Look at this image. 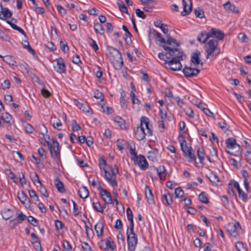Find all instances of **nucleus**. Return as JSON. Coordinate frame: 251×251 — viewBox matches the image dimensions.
I'll list each match as a JSON object with an SVG mask.
<instances>
[{"instance_id": "44", "label": "nucleus", "mask_w": 251, "mask_h": 251, "mask_svg": "<svg viewBox=\"0 0 251 251\" xmlns=\"http://www.w3.org/2000/svg\"><path fill=\"white\" fill-rule=\"evenodd\" d=\"M156 2L155 1H153L152 4L147 3L145 4L146 5L144 7L143 10L146 12H151L152 9L154 8L155 5H156Z\"/></svg>"}, {"instance_id": "6", "label": "nucleus", "mask_w": 251, "mask_h": 251, "mask_svg": "<svg viewBox=\"0 0 251 251\" xmlns=\"http://www.w3.org/2000/svg\"><path fill=\"white\" fill-rule=\"evenodd\" d=\"M226 147L233 150L234 148H237V153L234 152H231L228 151H226V152L230 155L234 156H238L241 153V148L239 145L237 144L236 140L233 138H229L226 140Z\"/></svg>"}, {"instance_id": "23", "label": "nucleus", "mask_w": 251, "mask_h": 251, "mask_svg": "<svg viewBox=\"0 0 251 251\" xmlns=\"http://www.w3.org/2000/svg\"><path fill=\"white\" fill-rule=\"evenodd\" d=\"M146 198L149 203L151 204L153 202V195L150 188L146 185L145 191Z\"/></svg>"}, {"instance_id": "38", "label": "nucleus", "mask_w": 251, "mask_h": 251, "mask_svg": "<svg viewBox=\"0 0 251 251\" xmlns=\"http://www.w3.org/2000/svg\"><path fill=\"white\" fill-rule=\"evenodd\" d=\"M149 119L147 117L142 116L140 119V125L141 127H143V124L145 125L146 128L151 126L149 125Z\"/></svg>"}, {"instance_id": "26", "label": "nucleus", "mask_w": 251, "mask_h": 251, "mask_svg": "<svg viewBox=\"0 0 251 251\" xmlns=\"http://www.w3.org/2000/svg\"><path fill=\"white\" fill-rule=\"evenodd\" d=\"M162 201L164 204L166 202L168 205H171L173 202L171 195L169 193H167L162 195Z\"/></svg>"}, {"instance_id": "62", "label": "nucleus", "mask_w": 251, "mask_h": 251, "mask_svg": "<svg viewBox=\"0 0 251 251\" xmlns=\"http://www.w3.org/2000/svg\"><path fill=\"white\" fill-rule=\"evenodd\" d=\"M184 112L185 114L189 117L190 118H193L194 117V112L193 110L188 107L187 108H185L184 109Z\"/></svg>"}, {"instance_id": "7", "label": "nucleus", "mask_w": 251, "mask_h": 251, "mask_svg": "<svg viewBox=\"0 0 251 251\" xmlns=\"http://www.w3.org/2000/svg\"><path fill=\"white\" fill-rule=\"evenodd\" d=\"M227 231L229 234L234 237H236L238 234L239 230H241L240 225L238 222L236 224L233 223H228L226 226Z\"/></svg>"}, {"instance_id": "33", "label": "nucleus", "mask_w": 251, "mask_h": 251, "mask_svg": "<svg viewBox=\"0 0 251 251\" xmlns=\"http://www.w3.org/2000/svg\"><path fill=\"white\" fill-rule=\"evenodd\" d=\"M3 61L10 65H15L16 61L11 55H6L3 57Z\"/></svg>"}, {"instance_id": "55", "label": "nucleus", "mask_w": 251, "mask_h": 251, "mask_svg": "<svg viewBox=\"0 0 251 251\" xmlns=\"http://www.w3.org/2000/svg\"><path fill=\"white\" fill-rule=\"evenodd\" d=\"M63 246L65 251H71L72 246L69 241L67 240H64L63 242Z\"/></svg>"}, {"instance_id": "52", "label": "nucleus", "mask_w": 251, "mask_h": 251, "mask_svg": "<svg viewBox=\"0 0 251 251\" xmlns=\"http://www.w3.org/2000/svg\"><path fill=\"white\" fill-rule=\"evenodd\" d=\"M175 195L176 198H181L184 195V192L180 187H178L175 189Z\"/></svg>"}, {"instance_id": "15", "label": "nucleus", "mask_w": 251, "mask_h": 251, "mask_svg": "<svg viewBox=\"0 0 251 251\" xmlns=\"http://www.w3.org/2000/svg\"><path fill=\"white\" fill-rule=\"evenodd\" d=\"M150 169H153L154 171L157 172L158 176L161 180H164L165 179L167 172L164 166L161 165L159 166L158 168H156L154 166L151 167Z\"/></svg>"}, {"instance_id": "59", "label": "nucleus", "mask_w": 251, "mask_h": 251, "mask_svg": "<svg viewBox=\"0 0 251 251\" xmlns=\"http://www.w3.org/2000/svg\"><path fill=\"white\" fill-rule=\"evenodd\" d=\"M90 42H89V45L95 51H97L99 49V47L95 40L92 38H90Z\"/></svg>"}, {"instance_id": "5", "label": "nucleus", "mask_w": 251, "mask_h": 251, "mask_svg": "<svg viewBox=\"0 0 251 251\" xmlns=\"http://www.w3.org/2000/svg\"><path fill=\"white\" fill-rule=\"evenodd\" d=\"M183 53H179L177 56L173 57L172 59L168 62V64L170 67V69L172 71H176L180 70L182 66L180 63V60L182 58Z\"/></svg>"}, {"instance_id": "9", "label": "nucleus", "mask_w": 251, "mask_h": 251, "mask_svg": "<svg viewBox=\"0 0 251 251\" xmlns=\"http://www.w3.org/2000/svg\"><path fill=\"white\" fill-rule=\"evenodd\" d=\"M56 64L54 65L55 70L59 74L65 73L66 72V65L64 59L60 57L56 59L54 61Z\"/></svg>"}, {"instance_id": "40", "label": "nucleus", "mask_w": 251, "mask_h": 251, "mask_svg": "<svg viewBox=\"0 0 251 251\" xmlns=\"http://www.w3.org/2000/svg\"><path fill=\"white\" fill-rule=\"evenodd\" d=\"M166 37L167 40H165V42L163 44L166 43L167 44L170 45L172 43H173L176 44L177 47L179 46V44L177 42L176 40L175 39L173 38L170 35H167Z\"/></svg>"}, {"instance_id": "50", "label": "nucleus", "mask_w": 251, "mask_h": 251, "mask_svg": "<svg viewBox=\"0 0 251 251\" xmlns=\"http://www.w3.org/2000/svg\"><path fill=\"white\" fill-rule=\"evenodd\" d=\"M60 44H62L61 47L62 50L65 53L68 51L69 47L64 39H61Z\"/></svg>"}, {"instance_id": "3", "label": "nucleus", "mask_w": 251, "mask_h": 251, "mask_svg": "<svg viewBox=\"0 0 251 251\" xmlns=\"http://www.w3.org/2000/svg\"><path fill=\"white\" fill-rule=\"evenodd\" d=\"M178 139L181 146V149L183 152V156L185 157L188 158V162H191L193 161H196L195 154L193 152V149L191 146L188 147L187 145V142L184 137L182 134H179L178 136Z\"/></svg>"}, {"instance_id": "1", "label": "nucleus", "mask_w": 251, "mask_h": 251, "mask_svg": "<svg viewBox=\"0 0 251 251\" xmlns=\"http://www.w3.org/2000/svg\"><path fill=\"white\" fill-rule=\"evenodd\" d=\"M99 165L100 170H103L104 172V177L108 182L113 187L117 186L116 175L119 173L118 168L114 164L110 167V172H108L105 167L107 166L106 161L103 158H100L99 160Z\"/></svg>"}, {"instance_id": "20", "label": "nucleus", "mask_w": 251, "mask_h": 251, "mask_svg": "<svg viewBox=\"0 0 251 251\" xmlns=\"http://www.w3.org/2000/svg\"><path fill=\"white\" fill-rule=\"evenodd\" d=\"M149 34L153 35L156 42H159L161 43H164L165 42V39L162 37L161 34L154 29H151L150 30Z\"/></svg>"}, {"instance_id": "12", "label": "nucleus", "mask_w": 251, "mask_h": 251, "mask_svg": "<svg viewBox=\"0 0 251 251\" xmlns=\"http://www.w3.org/2000/svg\"><path fill=\"white\" fill-rule=\"evenodd\" d=\"M98 189L100 191V196L103 198V200L107 204H112L113 201L110 193L106 189H103L100 185V182H98Z\"/></svg>"}, {"instance_id": "61", "label": "nucleus", "mask_w": 251, "mask_h": 251, "mask_svg": "<svg viewBox=\"0 0 251 251\" xmlns=\"http://www.w3.org/2000/svg\"><path fill=\"white\" fill-rule=\"evenodd\" d=\"M25 131L28 133H32L34 130V127L29 124H26L25 126Z\"/></svg>"}, {"instance_id": "27", "label": "nucleus", "mask_w": 251, "mask_h": 251, "mask_svg": "<svg viewBox=\"0 0 251 251\" xmlns=\"http://www.w3.org/2000/svg\"><path fill=\"white\" fill-rule=\"evenodd\" d=\"M5 21L7 22V23H8L13 29L18 31L22 35H23L25 37H26L25 31L22 28L17 26L16 24H14V23H13L11 20H7L5 19Z\"/></svg>"}, {"instance_id": "4", "label": "nucleus", "mask_w": 251, "mask_h": 251, "mask_svg": "<svg viewBox=\"0 0 251 251\" xmlns=\"http://www.w3.org/2000/svg\"><path fill=\"white\" fill-rule=\"evenodd\" d=\"M204 46L206 54V58L210 56L213 55L214 52L218 50L217 54L220 53V49L218 48L219 42L217 40L210 39L206 42Z\"/></svg>"}, {"instance_id": "24", "label": "nucleus", "mask_w": 251, "mask_h": 251, "mask_svg": "<svg viewBox=\"0 0 251 251\" xmlns=\"http://www.w3.org/2000/svg\"><path fill=\"white\" fill-rule=\"evenodd\" d=\"M54 184L57 190L61 193H63L65 192V189L64 187V185L62 182L60 180L58 177H56L54 180Z\"/></svg>"}, {"instance_id": "48", "label": "nucleus", "mask_w": 251, "mask_h": 251, "mask_svg": "<svg viewBox=\"0 0 251 251\" xmlns=\"http://www.w3.org/2000/svg\"><path fill=\"white\" fill-rule=\"evenodd\" d=\"M106 246H107V247H108L109 248L112 249V250H114L115 246L114 245V242L112 240V239L110 237H108L106 239V242L105 243Z\"/></svg>"}, {"instance_id": "10", "label": "nucleus", "mask_w": 251, "mask_h": 251, "mask_svg": "<svg viewBox=\"0 0 251 251\" xmlns=\"http://www.w3.org/2000/svg\"><path fill=\"white\" fill-rule=\"evenodd\" d=\"M183 73L186 77H193L196 76L200 72V70L197 68L185 66L183 69Z\"/></svg>"}, {"instance_id": "18", "label": "nucleus", "mask_w": 251, "mask_h": 251, "mask_svg": "<svg viewBox=\"0 0 251 251\" xmlns=\"http://www.w3.org/2000/svg\"><path fill=\"white\" fill-rule=\"evenodd\" d=\"M200 55L201 53L198 50H196L195 52H193L191 56V63H193L195 65L201 64L202 66L203 62L200 59Z\"/></svg>"}, {"instance_id": "64", "label": "nucleus", "mask_w": 251, "mask_h": 251, "mask_svg": "<svg viewBox=\"0 0 251 251\" xmlns=\"http://www.w3.org/2000/svg\"><path fill=\"white\" fill-rule=\"evenodd\" d=\"M82 248L85 251H92L89 244L85 242H81Z\"/></svg>"}, {"instance_id": "36", "label": "nucleus", "mask_w": 251, "mask_h": 251, "mask_svg": "<svg viewBox=\"0 0 251 251\" xmlns=\"http://www.w3.org/2000/svg\"><path fill=\"white\" fill-rule=\"evenodd\" d=\"M23 47L24 49H26L28 52L31 53L33 55L35 54L34 50L30 47L29 43L27 41H25L22 43Z\"/></svg>"}, {"instance_id": "29", "label": "nucleus", "mask_w": 251, "mask_h": 251, "mask_svg": "<svg viewBox=\"0 0 251 251\" xmlns=\"http://www.w3.org/2000/svg\"><path fill=\"white\" fill-rule=\"evenodd\" d=\"M197 153L200 160V163L202 164V167L203 165V161L204 160L205 155L204 151L203 149L198 148L197 151Z\"/></svg>"}, {"instance_id": "58", "label": "nucleus", "mask_w": 251, "mask_h": 251, "mask_svg": "<svg viewBox=\"0 0 251 251\" xmlns=\"http://www.w3.org/2000/svg\"><path fill=\"white\" fill-rule=\"evenodd\" d=\"M30 197L33 199L35 201H39L38 196L36 193V192L33 190H30L28 191Z\"/></svg>"}, {"instance_id": "46", "label": "nucleus", "mask_w": 251, "mask_h": 251, "mask_svg": "<svg viewBox=\"0 0 251 251\" xmlns=\"http://www.w3.org/2000/svg\"><path fill=\"white\" fill-rule=\"evenodd\" d=\"M199 200L204 203H208L209 202L208 198L206 195L205 192H201L199 196Z\"/></svg>"}, {"instance_id": "8", "label": "nucleus", "mask_w": 251, "mask_h": 251, "mask_svg": "<svg viewBox=\"0 0 251 251\" xmlns=\"http://www.w3.org/2000/svg\"><path fill=\"white\" fill-rule=\"evenodd\" d=\"M162 47L165 50L169 51L168 52L166 53V58L169 60L172 59L173 57L177 56L179 53H183L179 51L177 48H172L165 45H162Z\"/></svg>"}, {"instance_id": "32", "label": "nucleus", "mask_w": 251, "mask_h": 251, "mask_svg": "<svg viewBox=\"0 0 251 251\" xmlns=\"http://www.w3.org/2000/svg\"><path fill=\"white\" fill-rule=\"evenodd\" d=\"M117 4L118 6L119 10L122 13H125L128 14L127 8L123 1L119 0L117 2Z\"/></svg>"}, {"instance_id": "14", "label": "nucleus", "mask_w": 251, "mask_h": 251, "mask_svg": "<svg viewBox=\"0 0 251 251\" xmlns=\"http://www.w3.org/2000/svg\"><path fill=\"white\" fill-rule=\"evenodd\" d=\"M183 10L181 12L182 16L189 14L192 10V5L191 0H182Z\"/></svg>"}, {"instance_id": "25", "label": "nucleus", "mask_w": 251, "mask_h": 251, "mask_svg": "<svg viewBox=\"0 0 251 251\" xmlns=\"http://www.w3.org/2000/svg\"><path fill=\"white\" fill-rule=\"evenodd\" d=\"M224 8L228 11L233 13H238L239 12L238 10H236V7L234 4H231L229 1H227L223 5Z\"/></svg>"}, {"instance_id": "42", "label": "nucleus", "mask_w": 251, "mask_h": 251, "mask_svg": "<svg viewBox=\"0 0 251 251\" xmlns=\"http://www.w3.org/2000/svg\"><path fill=\"white\" fill-rule=\"evenodd\" d=\"M2 215L3 219L8 220L12 216V211L10 209H7L2 211Z\"/></svg>"}, {"instance_id": "30", "label": "nucleus", "mask_w": 251, "mask_h": 251, "mask_svg": "<svg viewBox=\"0 0 251 251\" xmlns=\"http://www.w3.org/2000/svg\"><path fill=\"white\" fill-rule=\"evenodd\" d=\"M18 198L23 204H28L30 202L29 198L23 192H22L21 194L18 193Z\"/></svg>"}, {"instance_id": "60", "label": "nucleus", "mask_w": 251, "mask_h": 251, "mask_svg": "<svg viewBox=\"0 0 251 251\" xmlns=\"http://www.w3.org/2000/svg\"><path fill=\"white\" fill-rule=\"evenodd\" d=\"M72 128L74 131H78L81 128L80 126L77 124L75 120H73L72 121Z\"/></svg>"}, {"instance_id": "13", "label": "nucleus", "mask_w": 251, "mask_h": 251, "mask_svg": "<svg viewBox=\"0 0 251 251\" xmlns=\"http://www.w3.org/2000/svg\"><path fill=\"white\" fill-rule=\"evenodd\" d=\"M208 32L209 38H216L219 40H222L225 37V33L218 28H211Z\"/></svg>"}, {"instance_id": "35", "label": "nucleus", "mask_w": 251, "mask_h": 251, "mask_svg": "<svg viewBox=\"0 0 251 251\" xmlns=\"http://www.w3.org/2000/svg\"><path fill=\"white\" fill-rule=\"evenodd\" d=\"M194 12L196 17L198 18L201 19L204 17L203 10L200 7H197L194 9Z\"/></svg>"}, {"instance_id": "57", "label": "nucleus", "mask_w": 251, "mask_h": 251, "mask_svg": "<svg viewBox=\"0 0 251 251\" xmlns=\"http://www.w3.org/2000/svg\"><path fill=\"white\" fill-rule=\"evenodd\" d=\"M27 221L30 223L33 226H37L38 220L31 216H29L27 218Z\"/></svg>"}, {"instance_id": "22", "label": "nucleus", "mask_w": 251, "mask_h": 251, "mask_svg": "<svg viewBox=\"0 0 251 251\" xmlns=\"http://www.w3.org/2000/svg\"><path fill=\"white\" fill-rule=\"evenodd\" d=\"M52 141L53 143V146L54 148V153L55 155V157L58 161H60V149H59V144L56 139L54 138L52 139Z\"/></svg>"}, {"instance_id": "11", "label": "nucleus", "mask_w": 251, "mask_h": 251, "mask_svg": "<svg viewBox=\"0 0 251 251\" xmlns=\"http://www.w3.org/2000/svg\"><path fill=\"white\" fill-rule=\"evenodd\" d=\"M134 163L137 164L141 170H145L148 167L149 165L145 157L140 154L136 159H133Z\"/></svg>"}, {"instance_id": "28", "label": "nucleus", "mask_w": 251, "mask_h": 251, "mask_svg": "<svg viewBox=\"0 0 251 251\" xmlns=\"http://www.w3.org/2000/svg\"><path fill=\"white\" fill-rule=\"evenodd\" d=\"M79 197L82 199H86L89 196V191L85 186L80 187L78 190Z\"/></svg>"}, {"instance_id": "19", "label": "nucleus", "mask_w": 251, "mask_h": 251, "mask_svg": "<svg viewBox=\"0 0 251 251\" xmlns=\"http://www.w3.org/2000/svg\"><path fill=\"white\" fill-rule=\"evenodd\" d=\"M136 138L139 140H143L146 135L144 127L138 126L135 131Z\"/></svg>"}, {"instance_id": "31", "label": "nucleus", "mask_w": 251, "mask_h": 251, "mask_svg": "<svg viewBox=\"0 0 251 251\" xmlns=\"http://www.w3.org/2000/svg\"><path fill=\"white\" fill-rule=\"evenodd\" d=\"M94 28L97 33H99L100 35L104 34V30L103 26L100 24L98 23H94Z\"/></svg>"}, {"instance_id": "45", "label": "nucleus", "mask_w": 251, "mask_h": 251, "mask_svg": "<svg viewBox=\"0 0 251 251\" xmlns=\"http://www.w3.org/2000/svg\"><path fill=\"white\" fill-rule=\"evenodd\" d=\"M125 96L126 94L124 92H122L121 93L120 101L121 106L123 109H126L127 107V105L126 103V99H125Z\"/></svg>"}, {"instance_id": "16", "label": "nucleus", "mask_w": 251, "mask_h": 251, "mask_svg": "<svg viewBox=\"0 0 251 251\" xmlns=\"http://www.w3.org/2000/svg\"><path fill=\"white\" fill-rule=\"evenodd\" d=\"M12 13L6 7L3 8L2 4L0 2V19L5 20L6 18H10Z\"/></svg>"}, {"instance_id": "2", "label": "nucleus", "mask_w": 251, "mask_h": 251, "mask_svg": "<svg viewBox=\"0 0 251 251\" xmlns=\"http://www.w3.org/2000/svg\"><path fill=\"white\" fill-rule=\"evenodd\" d=\"M106 50L110 55L111 56L112 63L116 70H120L123 66V61L120 51L115 48L110 46L106 47Z\"/></svg>"}, {"instance_id": "54", "label": "nucleus", "mask_w": 251, "mask_h": 251, "mask_svg": "<svg viewBox=\"0 0 251 251\" xmlns=\"http://www.w3.org/2000/svg\"><path fill=\"white\" fill-rule=\"evenodd\" d=\"M148 158L149 160H151L152 162H155L157 161L158 159L157 155H156L155 154H153L152 152H150L149 151L148 152Z\"/></svg>"}, {"instance_id": "51", "label": "nucleus", "mask_w": 251, "mask_h": 251, "mask_svg": "<svg viewBox=\"0 0 251 251\" xmlns=\"http://www.w3.org/2000/svg\"><path fill=\"white\" fill-rule=\"evenodd\" d=\"M238 193L239 197L242 199L244 202H246L248 200V196L242 190H239Z\"/></svg>"}, {"instance_id": "39", "label": "nucleus", "mask_w": 251, "mask_h": 251, "mask_svg": "<svg viewBox=\"0 0 251 251\" xmlns=\"http://www.w3.org/2000/svg\"><path fill=\"white\" fill-rule=\"evenodd\" d=\"M114 121L117 123L121 128L125 127V121L120 116H116L114 118Z\"/></svg>"}, {"instance_id": "21", "label": "nucleus", "mask_w": 251, "mask_h": 251, "mask_svg": "<svg viewBox=\"0 0 251 251\" xmlns=\"http://www.w3.org/2000/svg\"><path fill=\"white\" fill-rule=\"evenodd\" d=\"M209 39L208 32L206 31H202L197 36V40L201 44L206 43Z\"/></svg>"}, {"instance_id": "56", "label": "nucleus", "mask_w": 251, "mask_h": 251, "mask_svg": "<svg viewBox=\"0 0 251 251\" xmlns=\"http://www.w3.org/2000/svg\"><path fill=\"white\" fill-rule=\"evenodd\" d=\"M39 129L40 130V133L43 136H45L48 132L47 128L44 125H40L39 126Z\"/></svg>"}, {"instance_id": "47", "label": "nucleus", "mask_w": 251, "mask_h": 251, "mask_svg": "<svg viewBox=\"0 0 251 251\" xmlns=\"http://www.w3.org/2000/svg\"><path fill=\"white\" fill-rule=\"evenodd\" d=\"M79 109L83 112L89 113L90 111L92 112L91 108L88 106L85 101H84L82 105L80 106Z\"/></svg>"}, {"instance_id": "34", "label": "nucleus", "mask_w": 251, "mask_h": 251, "mask_svg": "<svg viewBox=\"0 0 251 251\" xmlns=\"http://www.w3.org/2000/svg\"><path fill=\"white\" fill-rule=\"evenodd\" d=\"M43 137H44V138L47 144V145L49 147L51 156L52 157H53V154L52 145H51V143L50 142V137L48 134H47V133L46 135H45V136H43Z\"/></svg>"}, {"instance_id": "43", "label": "nucleus", "mask_w": 251, "mask_h": 251, "mask_svg": "<svg viewBox=\"0 0 251 251\" xmlns=\"http://www.w3.org/2000/svg\"><path fill=\"white\" fill-rule=\"evenodd\" d=\"M93 207L96 211L100 213H102L103 211V208L99 202H93Z\"/></svg>"}, {"instance_id": "37", "label": "nucleus", "mask_w": 251, "mask_h": 251, "mask_svg": "<svg viewBox=\"0 0 251 251\" xmlns=\"http://www.w3.org/2000/svg\"><path fill=\"white\" fill-rule=\"evenodd\" d=\"M98 226L99 224H96L94 226V228L97 233V236L98 237H100L102 235L104 225L103 224H101L100 226L98 227Z\"/></svg>"}, {"instance_id": "17", "label": "nucleus", "mask_w": 251, "mask_h": 251, "mask_svg": "<svg viewBox=\"0 0 251 251\" xmlns=\"http://www.w3.org/2000/svg\"><path fill=\"white\" fill-rule=\"evenodd\" d=\"M137 236H129L127 237V242L128 248L131 251H134L135 250L137 244Z\"/></svg>"}, {"instance_id": "49", "label": "nucleus", "mask_w": 251, "mask_h": 251, "mask_svg": "<svg viewBox=\"0 0 251 251\" xmlns=\"http://www.w3.org/2000/svg\"><path fill=\"white\" fill-rule=\"evenodd\" d=\"M235 247L238 251H247L244 244L241 242L236 243Z\"/></svg>"}, {"instance_id": "41", "label": "nucleus", "mask_w": 251, "mask_h": 251, "mask_svg": "<svg viewBox=\"0 0 251 251\" xmlns=\"http://www.w3.org/2000/svg\"><path fill=\"white\" fill-rule=\"evenodd\" d=\"M12 119L11 116L7 112L1 114V119L5 123L11 124L10 121Z\"/></svg>"}, {"instance_id": "63", "label": "nucleus", "mask_w": 251, "mask_h": 251, "mask_svg": "<svg viewBox=\"0 0 251 251\" xmlns=\"http://www.w3.org/2000/svg\"><path fill=\"white\" fill-rule=\"evenodd\" d=\"M135 13L136 15L139 17L143 19L146 18V14H145V13L139 8L136 9Z\"/></svg>"}, {"instance_id": "53", "label": "nucleus", "mask_w": 251, "mask_h": 251, "mask_svg": "<svg viewBox=\"0 0 251 251\" xmlns=\"http://www.w3.org/2000/svg\"><path fill=\"white\" fill-rule=\"evenodd\" d=\"M94 97L97 99H100L101 100H103V94L98 90H96L94 91Z\"/></svg>"}]
</instances>
